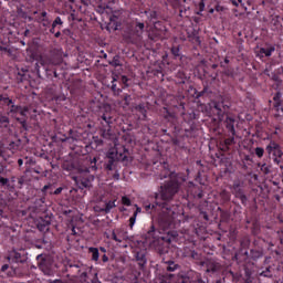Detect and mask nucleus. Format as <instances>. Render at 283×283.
<instances>
[{"label": "nucleus", "instance_id": "obj_16", "mask_svg": "<svg viewBox=\"0 0 283 283\" xmlns=\"http://www.w3.org/2000/svg\"><path fill=\"white\" fill-rule=\"evenodd\" d=\"M105 113L101 116L102 120H105L106 125H112V108L109 106L104 107Z\"/></svg>", "mask_w": 283, "mask_h": 283}, {"label": "nucleus", "instance_id": "obj_54", "mask_svg": "<svg viewBox=\"0 0 283 283\" xmlns=\"http://www.w3.org/2000/svg\"><path fill=\"white\" fill-rule=\"evenodd\" d=\"M114 180H120V174L118 172V169H115V174L113 175Z\"/></svg>", "mask_w": 283, "mask_h": 283}, {"label": "nucleus", "instance_id": "obj_20", "mask_svg": "<svg viewBox=\"0 0 283 283\" xmlns=\"http://www.w3.org/2000/svg\"><path fill=\"white\" fill-rule=\"evenodd\" d=\"M10 126V117L0 114V127L8 129V127Z\"/></svg>", "mask_w": 283, "mask_h": 283}, {"label": "nucleus", "instance_id": "obj_44", "mask_svg": "<svg viewBox=\"0 0 283 283\" xmlns=\"http://www.w3.org/2000/svg\"><path fill=\"white\" fill-rule=\"evenodd\" d=\"M2 102L4 105H7V107H10L14 103V101H12V98H10L8 96H4Z\"/></svg>", "mask_w": 283, "mask_h": 283}, {"label": "nucleus", "instance_id": "obj_21", "mask_svg": "<svg viewBox=\"0 0 283 283\" xmlns=\"http://www.w3.org/2000/svg\"><path fill=\"white\" fill-rule=\"evenodd\" d=\"M166 264H168L166 271H168L169 273H174V271H178V269H180V265L176 264V262L174 261H167Z\"/></svg>", "mask_w": 283, "mask_h": 283}, {"label": "nucleus", "instance_id": "obj_62", "mask_svg": "<svg viewBox=\"0 0 283 283\" xmlns=\"http://www.w3.org/2000/svg\"><path fill=\"white\" fill-rule=\"evenodd\" d=\"M199 10H200V12L205 11V2L199 3Z\"/></svg>", "mask_w": 283, "mask_h": 283}, {"label": "nucleus", "instance_id": "obj_8", "mask_svg": "<svg viewBox=\"0 0 283 283\" xmlns=\"http://www.w3.org/2000/svg\"><path fill=\"white\" fill-rule=\"evenodd\" d=\"M39 63L44 70L48 71V67L50 65H60L61 64V57H50L48 55L41 56L39 60Z\"/></svg>", "mask_w": 283, "mask_h": 283}, {"label": "nucleus", "instance_id": "obj_61", "mask_svg": "<svg viewBox=\"0 0 283 283\" xmlns=\"http://www.w3.org/2000/svg\"><path fill=\"white\" fill-rule=\"evenodd\" d=\"M201 216H203V219L209 221V214L205 211L201 212Z\"/></svg>", "mask_w": 283, "mask_h": 283}, {"label": "nucleus", "instance_id": "obj_35", "mask_svg": "<svg viewBox=\"0 0 283 283\" xmlns=\"http://www.w3.org/2000/svg\"><path fill=\"white\" fill-rule=\"evenodd\" d=\"M174 274L166 273L161 276L160 283H171Z\"/></svg>", "mask_w": 283, "mask_h": 283}, {"label": "nucleus", "instance_id": "obj_57", "mask_svg": "<svg viewBox=\"0 0 283 283\" xmlns=\"http://www.w3.org/2000/svg\"><path fill=\"white\" fill-rule=\"evenodd\" d=\"M221 196H222V198H223L224 200H229V193L227 192V190H223V191L221 192Z\"/></svg>", "mask_w": 283, "mask_h": 283}, {"label": "nucleus", "instance_id": "obj_17", "mask_svg": "<svg viewBox=\"0 0 283 283\" xmlns=\"http://www.w3.org/2000/svg\"><path fill=\"white\" fill-rule=\"evenodd\" d=\"M112 240H114L115 242H125V240H127V233L125 232H118L116 234V231L112 232Z\"/></svg>", "mask_w": 283, "mask_h": 283}, {"label": "nucleus", "instance_id": "obj_2", "mask_svg": "<svg viewBox=\"0 0 283 283\" xmlns=\"http://www.w3.org/2000/svg\"><path fill=\"white\" fill-rule=\"evenodd\" d=\"M128 150L125 148V146H122L119 148H112L106 154V158L108 161L104 165V169L106 171H116V167L118 163H128L129 157L127 156Z\"/></svg>", "mask_w": 283, "mask_h": 283}, {"label": "nucleus", "instance_id": "obj_1", "mask_svg": "<svg viewBox=\"0 0 283 283\" xmlns=\"http://www.w3.org/2000/svg\"><path fill=\"white\" fill-rule=\"evenodd\" d=\"M180 176L175 172H171L169 176V180L165 181L164 185L159 187V192L155 195L156 207H160V209H166V211H171V206L169 202L174 200L176 193L180 191Z\"/></svg>", "mask_w": 283, "mask_h": 283}, {"label": "nucleus", "instance_id": "obj_45", "mask_svg": "<svg viewBox=\"0 0 283 283\" xmlns=\"http://www.w3.org/2000/svg\"><path fill=\"white\" fill-rule=\"evenodd\" d=\"M255 156H258V158H262V156H264V148L256 147L255 148Z\"/></svg>", "mask_w": 283, "mask_h": 283}, {"label": "nucleus", "instance_id": "obj_34", "mask_svg": "<svg viewBox=\"0 0 283 283\" xmlns=\"http://www.w3.org/2000/svg\"><path fill=\"white\" fill-rule=\"evenodd\" d=\"M235 143V135L230 134L229 138L224 139V145L227 147H231V145H233Z\"/></svg>", "mask_w": 283, "mask_h": 283}, {"label": "nucleus", "instance_id": "obj_11", "mask_svg": "<svg viewBox=\"0 0 283 283\" xmlns=\"http://www.w3.org/2000/svg\"><path fill=\"white\" fill-rule=\"evenodd\" d=\"M223 123L227 132H229V134H232V136H235V118L227 115Z\"/></svg>", "mask_w": 283, "mask_h": 283}, {"label": "nucleus", "instance_id": "obj_50", "mask_svg": "<svg viewBox=\"0 0 283 283\" xmlns=\"http://www.w3.org/2000/svg\"><path fill=\"white\" fill-rule=\"evenodd\" d=\"M209 88L206 86L201 92H199L198 94H197V96H196V98H200L201 96H205V94H207V91H208Z\"/></svg>", "mask_w": 283, "mask_h": 283}, {"label": "nucleus", "instance_id": "obj_49", "mask_svg": "<svg viewBox=\"0 0 283 283\" xmlns=\"http://www.w3.org/2000/svg\"><path fill=\"white\" fill-rule=\"evenodd\" d=\"M125 105H129L132 103V95L126 94L124 95Z\"/></svg>", "mask_w": 283, "mask_h": 283}, {"label": "nucleus", "instance_id": "obj_37", "mask_svg": "<svg viewBox=\"0 0 283 283\" xmlns=\"http://www.w3.org/2000/svg\"><path fill=\"white\" fill-rule=\"evenodd\" d=\"M154 28L157 30V32H165V25H163V22L156 21L154 22Z\"/></svg>", "mask_w": 283, "mask_h": 283}, {"label": "nucleus", "instance_id": "obj_13", "mask_svg": "<svg viewBox=\"0 0 283 283\" xmlns=\"http://www.w3.org/2000/svg\"><path fill=\"white\" fill-rule=\"evenodd\" d=\"M115 207H116V200H109L105 203L104 208L97 207V211L99 213H111L112 209H115Z\"/></svg>", "mask_w": 283, "mask_h": 283}, {"label": "nucleus", "instance_id": "obj_6", "mask_svg": "<svg viewBox=\"0 0 283 283\" xmlns=\"http://www.w3.org/2000/svg\"><path fill=\"white\" fill-rule=\"evenodd\" d=\"M265 151L269 154V156L272 155L277 158H282L283 156L282 147L274 140L270 142V144L265 147Z\"/></svg>", "mask_w": 283, "mask_h": 283}, {"label": "nucleus", "instance_id": "obj_4", "mask_svg": "<svg viewBox=\"0 0 283 283\" xmlns=\"http://www.w3.org/2000/svg\"><path fill=\"white\" fill-rule=\"evenodd\" d=\"M172 214L174 211L171 210V207L170 210L161 209V213L158 216V224L164 229V231H167V229L171 227V222H174V217H171Z\"/></svg>", "mask_w": 283, "mask_h": 283}, {"label": "nucleus", "instance_id": "obj_60", "mask_svg": "<svg viewBox=\"0 0 283 283\" xmlns=\"http://www.w3.org/2000/svg\"><path fill=\"white\" fill-rule=\"evenodd\" d=\"M9 269H10V265H8V264H3V265L1 266V271H2V272L8 271Z\"/></svg>", "mask_w": 283, "mask_h": 283}, {"label": "nucleus", "instance_id": "obj_55", "mask_svg": "<svg viewBox=\"0 0 283 283\" xmlns=\"http://www.w3.org/2000/svg\"><path fill=\"white\" fill-rule=\"evenodd\" d=\"M62 191H63V187H59L57 189H55V190L53 191V195H54V196H59Z\"/></svg>", "mask_w": 283, "mask_h": 283}, {"label": "nucleus", "instance_id": "obj_14", "mask_svg": "<svg viewBox=\"0 0 283 283\" xmlns=\"http://www.w3.org/2000/svg\"><path fill=\"white\" fill-rule=\"evenodd\" d=\"M233 196L235 198H238L239 200H241V203L243 205V207H247V202H249V198L247 197V195L244 193V190H234Z\"/></svg>", "mask_w": 283, "mask_h": 283}, {"label": "nucleus", "instance_id": "obj_51", "mask_svg": "<svg viewBox=\"0 0 283 283\" xmlns=\"http://www.w3.org/2000/svg\"><path fill=\"white\" fill-rule=\"evenodd\" d=\"M42 25L43 28H50V20H48V18H42Z\"/></svg>", "mask_w": 283, "mask_h": 283}, {"label": "nucleus", "instance_id": "obj_59", "mask_svg": "<svg viewBox=\"0 0 283 283\" xmlns=\"http://www.w3.org/2000/svg\"><path fill=\"white\" fill-rule=\"evenodd\" d=\"M70 140V137L63 135V137L60 138V143H67Z\"/></svg>", "mask_w": 283, "mask_h": 283}, {"label": "nucleus", "instance_id": "obj_48", "mask_svg": "<svg viewBox=\"0 0 283 283\" xmlns=\"http://www.w3.org/2000/svg\"><path fill=\"white\" fill-rule=\"evenodd\" d=\"M18 189H23V185H25V177L18 178Z\"/></svg>", "mask_w": 283, "mask_h": 283}, {"label": "nucleus", "instance_id": "obj_26", "mask_svg": "<svg viewBox=\"0 0 283 283\" xmlns=\"http://www.w3.org/2000/svg\"><path fill=\"white\" fill-rule=\"evenodd\" d=\"M258 167H260L262 174H264V176H269V174H271V166L266 165V164H258Z\"/></svg>", "mask_w": 283, "mask_h": 283}, {"label": "nucleus", "instance_id": "obj_12", "mask_svg": "<svg viewBox=\"0 0 283 283\" xmlns=\"http://www.w3.org/2000/svg\"><path fill=\"white\" fill-rule=\"evenodd\" d=\"M9 262H12L13 264H25L27 258L21 255L19 252H12L10 256H8Z\"/></svg>", "mask_w": 283, "mask_h": 283}, {"label": "nucleus", "instance_id": "obj_25", "mask_svg": "<svg viewBox=\"0 0 283 283\" xmlns=\"http://www.w3.org/2000/svg\"><path fill=\"white\" fill-rule=\"evenodd\" d=\"M78 189H90L91 182L88 179H82L80 181H76Z\"/></svg>", "mask_w": 283, "mask_h": 283}, {"label": "nucleus", "instance_id": "obj_5", "mask_svg": "<svg viewBox=\"0 0 283 283\" xmlns=\"http://www.w3.org/2000/svg\"><path fill=\"white\" fill-rule=\"evenodd\" d=\"M212 111L216 114L219 123H222L224 120V114L229 112V106L224 105L223 102H212Z\"/></svg>", "mask_w": 283, "mask_h": 283}, {"label": "nucleus", "instance_id": "obj_39", "mask_svg": "<svg viewBox=\"0 0 283 283\" xmlns=\"http://www.w3.org/2000/svg\"><path fill=\"white\" fill-rule=\"evenodd\" d=\"M262 277H273V274L271 273V266H268L264 271L260 273Z\"/></svg>", "mask_w": 283, "mask_h": 283}, {"label": "nucleus", "instance_id": "obj_10", "mask_svg": "<svg viewBox=\"0 0 283 283\" xmlns=\"http://www.w3.org/2000/svg\"><path fill=\"white\" fill-rule=\"evenodd\" d=\"M52 224V218L50 216L40 217L36 223L39 231H45L48 227Z\"/></svg>", "mask_w": 283, "mask_h": 283}, {"label": "nucleus", "instance_id": "obj_41", "mask_svg": "<svg viewBox=\"0 0 283 283\" xmlns=\"http://www.w3.org/2000/svg\"><path fill=\"white\" fill-rule=\"evenodd\" d=\"M122 205H124V207H132V199H129V197H127V196H123Z\"/></svg>", "mask_w": 283, "mask_h": 283}, {"label": "nucleus", "instance_id": "obj_36", "mask_svg": "<svg viewBox=\"0 0 283 283\" xmlns=\"http://www.w3.org/2000/svg\"><path fill=\"white\" fill-rule=\"evenodd\" d=\"M170 52L175 59H180V46H172Z\"/></svg>", "mask_w": 283, "mask_h": 283}, {"label": "nucleus", "instance_id": "obj_32", "mask_svg": "<svg viewBox=\"0 0 283 283\" xmlns=\"http://www.w3.org/2000/svg\"><path fill=\"white\" fill-rule=\"evenodd\" d=\"M30 112V108L28 106H22L21 109L18 112L20 114V118H27L28 120V113Z\"/></svg>", "mask_w": 283, "mask_h": 283}, {"label": "nucleus", "instance_id": "obj_38", "mask_svg": "<svg viewBox=\"0 0 283 283\" xmlns=\"http://www.w3.org/2000/svg\"><path fill=\"white\" fill-rule=\"evenodd\" d=\"M80 277V282L81 283H90V281H87V272L83 271L80 273V275L77 276Z\"/></svg>", "mask_w": 283, "mask_h": 283}, {"label": "nucleus", "instance_id": "obj_22", "mask_svg": "<svg viewBox=\"0 0 283 283\" xmlns=\"http://www.w3.org/2000/svg\"><path fill=\"white\" fill-rule=\"evenodd\" d=\"M259 52L265 56H271L275 52V46L261 48Z\"/></svg>", "mask_w": 283, "mask_h": 283}, {"label": "nucleus", "instance_id": "obj_30", "mask_svg": "<svg viewBox=\"0 0 283 283\" xmlns=\"http://www.w3.org/2000/svg\"><path fill=\"white\" fill-rule=\"evenodd\" d=\"M113 67H120V56L115 55L112 61L108 62Z\"/></svg>", "mask_w": 283, "mask_h": 283}, {"label": "nucleus", "instance_id": "obj_9", "mask_svg": "<svg viewBox=\"0 0 283 283\" xmlns=\"http://www.w3.org/2000/svg\"><path fill=\"white\" fill-rule=\"evenodd\" d=\"M135 260L139 269H145L147 265V252H145V250L135 251Z\"/></svg>", "mask_w": 283, "mask_h": 283}, {"label": "nucleus", "instance_id": "obj_27", "mask_svg": "<svg viewBox=\"0 0 283 283\" xmlns=\"http://www.w3.org/2000/svg\"><path fill=\"white\" fill-rule=\"evenodd\" d=\"M135 28H136V35H137V36H142V35H143V32H144V30H145V23H143V22H136Z\"/></svg>", "mask_w": 283, "mask_h": 283}, {"label": "nucleus", "instance_id": "obj_56", "mask_svg": "<svg viewBox=\"0 0 283 283\" xmlns=\"http://www.w3.org/2000/svg\"><path fill=\"white\" fill-rule=\"evenodd\" d=\"M128 81H129V78L127 77V76H122V83L124 84V85H126V87L128 86Z\"/></svg>", "mask_w": 283, "mask_h": 283}, {"label": "nucleus", "instance_id": "obj_63", "mask_svg": "<svg viewBox=\"0 0 283 283\" xmlns=\"http://www.w3.org/2000/svg\"><path fill=\"white\" fill-rule=\"evenodd\" d=\"M102 262H109V258L107 256V254H104L102 256Z\"/></svg>", "mask_w": 283, "mask_h": 283}, {"label": "nucleus", "instance_id": "obj_64", "mask_svg": "<svg viewBox=\"0 0 283 283\" xmlns=\"http://www.w3.org/2000/svg\"><path fill=\"white\" fill-rule=\"evenodd\" d=\"M49 283H63V281H62V280L56 279V280L50 281Z\"/></svg>", "mask_w": 283, "mask_h": 283}, {"label": "nucleus", "instance_id": "obj_53", "mask_svg": "<svg viewBox=\"0 0 283 283\" xmlns=\"http://www.w3.org/2000/svg\"><path fill=\"white\" fill-rule=\"evenodd\" d=\"M48 189H50L52 191V189H54L53 185H46L42 188V193H45V191H48Z\"/></svg>", "mask_w": 283, "mask_h": 283}, {"label": "nucleus", "instance_id": "obj_33", "mask_svg": "<svg viewBox=\"0 0 283 283\" xmlns=\"http://www.w3.org/2000/svg\"><path fill=\"white\" fill-rule=\"evenodd\" d=\"M281 98H282V93L280 92L275 93L273 97V101L275 102L274 107H280V105H282Z\"/></svg>", "mask_w": 283, "mask_h": 283}, {"label": "nucleus", "instance_id": "obj_31", "mask_svg": "<svg viewBox=\"0 0 283 283\" xmlns=\"http://www.w3.org/2000/svg\"><path fill=\"white\" fill-rule=\"evenodd\" d=\"M117 77H118V75H113L111 90H112V92H114V94H120V88H117L116 84H115Z\"/></svg>", "mask_w": 283, "mask_h": 283}, {"label": "nucleus", "instance_id": "obj_28", "mask_svg": "<svg viewBox=\"0 0 283 283\" xmlns=\"http://www.w3.org/2000/svg\"><path fill=\"white\" fill-rule=\"evenodd\" d=\"M15 120L21 125L24 132H28V118L15 117Z\"/></svg>", "mask_w": 283, "mask_h": 283}, {"label": "nucleus", "instance_id": "obj_3", "mask_svg": "<svg viewBox=\"0 0 283 283\" xmlns=\"http://www.w3.org/2000/svg\"><path fill=\"white\" fill-rule=\"evenodd\" d=\"M38 269L43 275H54V259L50 254H39L36 256Z\"/></svg>", "mask_w": 283, "mask_h": 283}, {"label": "nucleus", "instance_id": "obj_43", "mask_svg": "<svg viewBox=\"0 0 283 283\" xmlns=\"http://www.w3.org/2000/svg\"><path fill=\"white\" fill-rule=\"evenodd\" d=\"M242 182H240V180H235L234 182H233V185H232V190L233 191H239V190H241L242 189Z\"/></svg>", "mask_w": 283, "mask_h": 283}, {"label": "nucleus", "instance_id": "obj_29", "mask_svg": "<svg viewBox=\"0 0 283 283\" xmlns=\"http://www.w3.org/2000/svg\"><path fill=\"white\" fill-rule=\"evenodd\" d=\"M88 251L90 253H92V260H94V262H98V258H99L98 249L90 248Z\"/></svg>", "mask_w": 283, "mask_h": 283}, {"label": "nucleus", "instance_id": "obj_24", "mask_svg": "<svg viewBox=\"0 0 283 283\" xmlns=\"http://www.w3.org/2000/svg\"><path fill=\"white\" fill-rule=\"evenodd\" d=\"M136 112H139L140 115H143L144 118H147V107L145 104H138L135 106Z\"/></svg>", "mask_w": 283, "mask_h": 283}, {"label": "nucleus", "instance_id": "obj_40", "mask_svg": "<svg viewBox=\"0 0 283 283\" xmlns=\"http://www.w3.org/2000/svg\"><path fill=\"white\" fill-rule=\"evenodd\" d=\"M96 163H98L97 157H94L93 159H91L90 169H92V171H96L98 169V167L96 166Z\"/></svg>", "mask_w": 283, "mask_h": 283}, {"label": "nucleus", "instance_id": "obj_18", "mask_svg": "<svg viewBox=\"0 0 283 283\" xmlns=\"http://www.w3.org/2000/svg\"><path fill=\"white\" fill-rule=\"evenodd\" d=\"M263 256H264V251L263 250H258V249L250 250V258L254 262H256V260H260V258H263Z\"/></svg>", "mask_w": 283, "mask_h": 283}, {"label": "nucleus", "instance_id": "obj_58", "mask_svg": "<svg viewBox=\"0 0 283 283\" xmlns=\"http://www.w3.org/2000/svg\"><path fill=\"white\" fill-rule=\"evenodd\" d=\"M150 209H156V206L155 205H145V210L146 211H149Z\"/></svg>", "mask_w": 283, "mask_h": 283}, {"label": "nucleus", "instance_id": "obj_46", "mask_svg": "<svg viewBox=\"0 0 283 283\" xmlns=\"http://www.w3.org/2000/svg\"><path fill=\"white\" fill-rule=\"evenodd\" d=\"M0 52H6L9 56H12V49H9L8 46L0 45Z\"/></svg>", "mask_w": 283, "mask_h": 283}, {"label": "nucleus", "instance_id": "obj_23", "mask_svg": "<svg viewBox=\"0 0 283 283\" xmlns=\"http://www.w3.org/2000/svg\"><path fill=\"white\" fill-rule=\"evenodd\" d=\"M22 106L15 105L14 102L9 106L8 114L11 116H14V114H19V111Z\"/></svg>", "mask_w": 283, "mask_h": 283}, {"label": "nucleus", "instance_id": "obj_42", "mask_svg": "<svg viewBox=\"0 0 283 283\" xmlns=\"http://www.w3.org/2000/svg\"><path fill=\"white\" fill-rule=\"evenodd\" d=\"M0 185H1V187H10V179L2 177L0 175Z\"/></svg>", "mask_w": 283, "mask_h": 283}, {"label": "nucleus", "instance_id": "obj_7", "mask_svg": "<svg viewBox=\"0 0 283 283\" xmlns=\"http://www.w3.org/2000/svg\"><path fill=\"white\" fill-rule=\"evenodd\" d=\"M84 269L85 268L83 265L69 263L65 266V272L69 273L67 277H78Z\"/></svg>", "mask_w": 283, "mask_h": 283}, {"label": "nucleus", "instance_id": "obj_15", "mask_svg": "<svg viewBox=\"0 0 283 283\" xmlns=\"http://www.w3.org/2000/svg\"><path fill=\"white\" fill-rule=\"evenodd\" d=\"M61 28H63V20L61 19V17H56L51 24L50 33L54 34V32H56V29L61 30Z\"/></svg>", "mask_w": 283, "mask_h": 283}, {"label": "nucleus", "instance_id": "obj_47", "mask_svg": "<svg viewBox=\"0 0 283 283\" xmlns=\"http://www.w3.org/2000/svg\"><path fill=\"white\" fill-rule=\"evenodd\" d=\"M149 19H150V21H154V19H155V20L158 19V11L151 10V11L149 12Z\"/></svg>", "mask_w": 283, "mask_h": 283}, {"label": "nucleus", "instance_id": "obj_52", "mask_svg": "<svg viewBox=\"0 0 283 283\" xmlns=\"http://www.w3.org/2000/svg\"><path fill=\"white\" fill-rule=\"evenodd\" d=\"M35 72H36L38 76H41V63H39V61L35 64Z\"/></svg>", "mask_w": 283, "mask_h": 283}, {"label": "nucleus", "instance_id": "obj_19", "mask_svg": "<svg viewBox=\"0 0 283 283\" xmlns=\"http://www.w3.org/2000/svg\"><path fill=\"white\" fill-rule=\"evenodd\" d=\"M135 207H136V210L129 219L130 229H134V224H136V218L138 217V213H140L143 211V209L140 207H138V205H135Z\"/></svg>", "mask_w": 283, "mask_h": 283}]
</instances>
